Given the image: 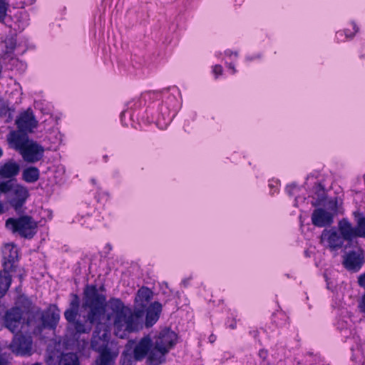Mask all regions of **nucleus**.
Here are the masks:
<instances>
[{"label":"nucleus","mask_w":365,"mask_h":365,"mask_svg":"<svg viewBox=\"0 0 365 365\" xmlns=\"http://www.w3.org/2000/svg\"><path fill=\"white\" fill-rule=\"evenodd\" d=\"M69 307L64 312V317L73 327V338L78 339L81 334H88L94 324H99L106 312V297L98 294L97 286L87 284L83 292L82 308L87 311L86 319H77L79 315L80 298L77 294H71Z\"/></svg>","instance_id":"obj_1"},{"label":"nucleus","mask_w":365,"mask_h":365,"mask_svg":"<svg viewBox=\"0 0 365 365\" xmlns=\"http://www.w3.org/2000/svg\"><path fill=\"white\" fill-rule=\"evenodd\" d=\"M8 141L28 163H37L43 157L44 148L37 142L29 140L26 135L11 131L8 136Z\"/></svg>","instance_id":"obj_2"},{"label":"nucleus","mask_w":365,"mask_h":365,"mask_svg":"<svg viewBox=\"0 0 365 365\" xmlns=\"http://www.w3.org/2000/svg\"><path fill=\"white\" fill-rule=\"evenodd\" d=\"M145 313L133 307V309H127L125 318L118 324H115V334L121 339L128 334L138 331L143 328V319Z\"/></svg>","instance_id":"obj_3"},{"label":"nucleus","mask_w":365,"mask_h":365,"mask_svg":"<svg viewBox=\"0 0 365 365\" xmlns=\"http://www.w3.org/2000/svg\"><path fill=\"white\" fill-rule=\"evenodd\" d=\"M6 227L22 237L32 239L37 232L38 224L31 216L26 215L7 219Z\"/></svg>","instance_id":"obj_4"},{"label":"nucleus","mask_w":365,"mask_h":365,"mask_svg":"<svg viewBox=\"0 0 365 365\" xmlns=\"http://www.w3.org/2000/svg\"><path fill=\"white\" fill-rule=\"evenodd\" d=\"M33 340L31 336L22 333H16L9 345V349L16 356H31L32 354Z\"/></svg>","instance_id":"obj_5"},{"label":"nucleus","mask_w":365,"mask_h":365,"mask_svg":"<svg viewBox=\"0 0 365 365\" xmlns=\"http://www.w3.org/2000/svg\"><path fill=\"white\" fill-rule=\"evenodd\" d=\"M110 338V331L107 327L100 323L98 324L93 332L91 340V349L96 352L109 349Z\"/></svg>","instance_id":"obj_6"},{"label":"nucleus","mask_w":365,"mask_h":365,"mask_svg":"<svg viewBox=\"0 0 365 365\" xmlns=\"http://www.w3.org/2000/svg\"><path fill=\"white\" fill-rule=\"evenodd\" d=\"M29 197L26 187L16 183L11 193L8 195V202L11 207L17 212L21 211Z\"/></svg>","instance_id":"obj_7"},{"label":"nucleus","mask_w":365,"mask_h":365,"mask_svg":"<svg viewBox=\"0 0 365 365\" xmlns=\"http://www.w3.org/2000/svg\"><path fill=\"white\" fill-rule=\"evenodd\" d=\"M2 267L4 271L16 272L17 262L19 261V253L16 246L13 243H8L2 249Z\"/></svg>","instance_id":"obj_8"},{"label":"nucleus","mask_w":365,"mask_h":365,"mask_svg":"<svg viewBox=\"0 0 365 365\" xmlns=\"http://www.w3.org/2000/svg\"><path fill=\"white\" fill-rule=\"evenodd\" d=\"M23 312L18 307H13L5 312L3 317L4 326L12 333L19 331Z\"/></svg>","instance_id":"obj_9"},{"label":"nucleus","mask_w":365,"mask_h":365,"mask_svg":"<svg viewBox=\"0 0 365 365\" xmlns=\"http://www.w3.org/2000/svg\"><path fill=\"white\" fill-rule=\"evenodd\" d=\"M364 256L362 250H351L344 256L342 264L344 267L351 272H357L362 267Z\"/></svg>","instance_id":"obj_10"},{"label":"nucleus","mask_w":365,"mask_h":365,"mask_svg":"<svg viewBox=\"0 0 365 365\" xmlns=\"http://www.w3.org/2000/svg\"><path fill=\"white\" fill-rule=\"evenodd\" d=\"M320 240L321 243L327 242V247L331 251H336L342 248L345 241L334 228L324 229L322 232Z\"/></svg>","instance_id":"obj_11"},{"label":"nucleus","mask_w":365,"mask_h":365,"mask_svg":"<svg viewBox=\"0 0 365 365\" xmlns=\"http://www.w3.org/2000/svg\"><path fill=\"white\" fill-rule=\"evenodd\" d=\"M311 220L312 225L315 227H329L334 222V214L324 208H316L312 213Z\"/></svg>","instance_id":"obj_12"},{"label":"nucleus","mask_w":365,"mask_h":365,"mask_svg":"<svg viewBox=\"0 0 365 365\" xmlns=\"http://www.w3.org/2000/svg\"><path fill=\"white\" fill-rule=\"evenodd\" d=\"M60 310L56 304H51L41 315L42 325L49 329H56L60 319Z\"/></svg>","instance_id":"obj_13"},{"label":"nucleus","mask_w":365,"mask_h":365,"mask_svg":"<svg viewBox=\"0 0 365 365\" xmlns=\"http://www.w3.org/2000/svg\"><path fill=\"white\" fill-rule=\"evenodd\" d=\"M153 297V292L150 288L145 286L141 287L135 294L133 307L145 313L146 307L151 304Z\"/></svg>","instance_id":"obj_14"},{"label":"nucleus","mask_w":365,"mask_h":365,"mask_svg":"<svg viewBox=\"0 0 365 365\" xmlns=\"http://www.w3.org/2000/svg\"><path fill=\"white\" fill-rule=\"evenodd\" d=\"M178 335L170 328H165L160 331L155 339L154 344L165 347L169 351L176 344Z\"/></svg>","instance_id":"obj_15"},{"label":"nucleus","mask_w":365,"mask_h":365,"mask_svg":"<svg viewBox=\"0 0 365 365\" xmlns=\"http://www.w3.org/2000/svg\"><path fill=\"white\" fill-rule=\"evenodd\" d=\"M163 307L159 302H154L150 304L148 307L145 310V316L143 319V324L146 328L153 327L159 319L162 312Z\"/></svg>","instance_id":"obj_16"},{"label":"nucleus","mask_w":365,"mask_h":365,"mask_svg":"<svg viewBox=\"0 0 365 365\" xmlns=\"http://www.w3.org/2000/svg\"><path fill=\"white\" fill-rule=\"evenodd\" d=\"M153 345V341L149 336L143 337L135 345L133 351V359L135 361H141L145 357H148Z\"/></svg>","instance_id":"obj_17"},{"label":"nucleus","mask_w":365,"mask_h":365,"mask_svg":"<svg viewBox=\"0 0 365 365\" xmlns=\"http://www.w3.org/2000/svg\"><path fill=\"white\" fill-rule=\"evenodd\" d=\"M16 124L19 131H31L33 128H36L37 121L36 120L32 112L24 111L16 120Z\"/></svg>","instance_id":"obj_18"},{"label":"nucleus","mask_w":365,"mask_h":365,"mask_svg":"<svg viewBox=\"0 0 365 365\" xmlns=\"http://www.w3.org/2000/svg\"><path fill=\"white\" fill-rule=\"evenodd\" d=\"M169 351L165 347H160L153 343L150 348L146 363L148 365H160L165 362V356Z\"/></svg>","instance_id":"obj_19"},{"label":"nucleus","mask_w":365,"mask_h":365,"mask_svg":"<svg viewBox=\"0 0 365 365\" xmlns=\"http://www.w3.org/2000/svg\"><path fill=\"white\" fill-rule=\"evenodd\" d=\"M20 165L14 160L0 163V177L3 179H11L19 175Z\"/></svg>","instance_id":"obj_20"},{"label":"nucleus","mask_w":365,"mask_h":365,"mask_svg":"<svg viewBox=\"0 0 365 365\" xmlns=\"http://www.w3.org/2000/svg\"><path fill=\"white\" fill-rule=\"evenodd\" d=\"M109 306L115 314L113 325L120 323L121 319L125 318L128 308L125 307L122 300L118 298H111L109 300Z\"/></svg>","instance_id":"obj_21"},{"label":"nucleus","mask_w":365,"mask_h":365,"mask_svg":"<svg viewBox=\"0 0 365 365\" xmlns=\"http://www.w3.org/2000/svg\"><path fill=\"white\" fill-rule=\"evenodd\" d=\"M99 356L96 359V365H114L118 353L110 349L99 351Z\"/></svg>","instance_id":"obj_22"},{"label":"nucleus","mask_w":365,"mask_h":365,"mask_svg":"<svg viewBox=\"0 0 365 365\" xmlns=\"http://www.w3.org/2000/svg\"><path fill=\"white\" fill-rule=\"evenodd\" d=\"M39 178L40 170L37 167L29 166L22 170L21 179L27 183H34Z\"/></svg>","instance_id":"obj_23"},{"label":"nucleus","mask_w":365,"mask_h":365,"mask_svg":"<svg viewBox=\"0 0 365 365\" xmlns=\"http://www.w3.org/2000/svg\"><path fill=\"white\" fill-rule=\"evenodd\" d=\"M11 272L7 270L4 271V269L0 270V299L5 296L11 286L12 281Z\"/></svg>","instance_id":"obj_24"},{"label":"nucleus","mask_w":365,"mask_h":365,"mask_svg":"<svg viewBox=\"0 0 365 365\" xmlns=\"http://www.w3.org/2000/svg\"><path fill=\"white\" fill-rule=\"evenodd\" d=\"M58 365H80L78 357L75 353L61 354Z\"/></svg>","instance_id":"obj_25"},{"label":"nucleus","mask_w":365,"mask_h":365,"mask_svg":"<svg viewBox=\"0 0 365 365\" xmlns=\"http://www.w3.org/2000/svg\"><path fill=\"white\" fill-rule=\"evenodd\" d=\"M4 43L6 50L3 57L5 58L6 56L7 58L10 57V56L14 53L16 46V38L14 36L6 37Z\"/></svg>","instance_id":"obj_26"},{"label":"nucleus","mask_w":365,"mask_h":365,"mask_svg":"<svg viewBox=\"0 0 365 365\" xmlns=\"http://www.w3.org/2000/svg\"><path fill=\"white\" fill-rule=\"evenodd\" d=\"M15 185L16 184L14 183L11 179L0 182V194L9 195Z\"/></svg>","instance_id":"obj_27"},{"label":"nucleus","mask_w":365,"mask_h":365,"mask_svg":"<svg viewBox=\"0 0 365 365\" xmlns=\"http://www.w3.org/2000/svg\"><path fill=\"white\" fill-rule=\"evenodd\" d=\"M9 8V0H0V22L4 23Z\"/></svg>","instance_id":"obj_28"},{"label":"nucleus","mask_w":365,"mask_h":365,"mask_svg":"<svg viewBox=\"0 0 365 365\" xmlns=\"http://www.w3.org/2000/svg\"><path fill=\"white\" fill-rule=\"evenodd\" d=\"M314 193L317 196L318 201H322L325 199V190L324 186L320 182H316L313 187Z\"/></svg>","instance_id":"obj_29"},{"label":"nucleus","mask_w":365,"mask_h":365,"mask_svg":"<svg viewBox=\"0 0 365 365\" xmlns=\"http://www.w3.org/2000/svg\"><path fill=\"white\" fill-rule=\"evenodd\" d=\"M133 355L128 353V351H124L121 356L122 365H132Z\"/></svg>","instance_id":"obj_30"},{"label":"nucleus","mask_w":365,"mask_h":365,"mask_svg":"<svg viewBox=\"0 0 365 365\" xmlns=\"http://www.w3.org/2000/svg\"><path fill=\"white\" fill-rule=\"evenodd\" d=\"M328 212L334 214V216L338 212V200L336 198L331 199L328 201Z\"/></svg>","instance_id":"obj_31"},{"label":"nucleus","mask_w":365,"mask_h":365,"mask_svg":"<svg viewBox=\"0 0 365 365\" xmlns=\"http://www.w3.org/2000/svg\"><path fill=\"white\" fill-rule=\"evenodd\" d=\"M351 26L354 30V32H352V33L350 32L349 30L347 29H344V34L346 38H353L355 34L359 31V28L354 22H352L351 24Z\"/></svg>","instance_id":"obj_32"},{"label":"nucleus","mask_w":365,"mask_h":365,"mask_svg":"<svg viewBox=\"0 0 365 365\" xmlns=\"http://www.w3.org/2000/svg\"><path fill=\"white\" fill-rule=\"evenodd\" d=\"M358 308L359 312L365 316V292L362 294L359 301Z\"/></svg>","instance_id":"obj_33"},{"label":"nucleus","mask_w":365,"mask_h":365,"mask_svg":"<svg viewBox=\"0 0 365 365\" xmlns=\"http://www.w3.org/2000/svg\"><path fill=\"white\" fill-rule=\"evenodd\" d=\"M357 282L360 287L365 289V272L358 277Z\"/></svg>","instance_id":"obj_34"},{"label":"nucleus","mask_w":365,"mask_h":365,"mask_svg":"<svg viewBox=\"0 0 365 365\" xmlns=\"http://www.w3.org/2000/svg\"><path fill=\"white\" fill-rule=\"evenodd\" d=\"M222 67L220 65H215L213 68V72L216 76L221 75L222 73Z\"/></svg>","instance_id":"obj_35"},{"label":"nucleus","mask_w":365,"mask_h":365,"mask_svg":"<svg viewBox=\"0 0 365 365\" xmlns=\"http://www.w3.org/2000/svg\"><path fill=\"white\" fill-rule=\"evenodd\" d=\"M258 355L262 360L264 361L267 359L268 354L266 350L260 349L259 351Z\"/></svg>","instance_id":"obj_36"},{"label":"nucleus","mask_w":365,"mask_h":365,"mask_svg":"<svg viewBox=\"0 0 365 365\" xmlns=\"http://www.w3.org/2000/svg\"><path fill=\"white\" fill-rule=\"evenodd\" d=\"M228 327L230 328L231 329H236L237 327V322H236V320L235 319H232L231 320V322L230 324H228Z\"/></svg>","instance_id":"obj_37"},{"label":"nucleus","mask_w":365,"mask_h":365,"mask_svg":"<svg viewBox=\"0 0 365 365\" xmlns=\"http://www.w3.org/2000/svg\"><path fill=\"white\" fill-rule=\"evenodd\" d=\"M14 111V109H11L10 108H8L6 112L5 113V115H7L8 118L11 119L12 118V113Z\"/></svg>","instance_id":"obj_38"},{"label":"nucleus","mask_w":365,"mask_h":365,"mask_svg":"<svg viewBox=\"0 0 365 365\" xmlns=\"http://www.w3.org/2000/svg\"><path fill=\"white\" fill-rule=\"evenodd\" d=\"M0 365H8L7 361L1 356H0Z\"/></svg>","instance_id":"obj_39"},{"label":"nucleus","mask_w":365,"mask_h":365,"mask_svg":"<svg viewBox=\"0 0 365 365\" xmlns=\"http://www.w3.org/2000/svg\"><path fill=\"white\" fill-rule=\"evenodd\" d=\"M225 54L227 55V56H231L232 54H233V52L230 51V50H227L225 51ZM234 54L237 56V52H235Z\"/></svg>","instance_id":"obj_40"},{"label":"nucleus","mask_w":365,"mask_h":365,"mask_svg":"<svg viewBox=\"0 0 365 365\" xmlns=\"http://www.w3.org/2000/svg\"><path fill=\"white\" fill-rule=\"evenodd\" d=\"M229 68L232 70V73H235L236 72V69L235 66L232 63L229 64Z\"/></svg>","instance_id":"obj_41"},{"label":"nucleus","mask_w":365,"mask_h":365,"mask_svg":"<svg viewBox=\"0 0 365 365\" xmlns=\"http://www.w3.org/2000/svg\"><path fill=\"white\" fill-rule=\"evenodd\" d=\"M209 340L211 343H213L215 340V336H214L213 334H211L209 337Z\"/></svg>","instance_id":"obj_42"},{"label":"nucleus","mask_w":365,"mask_h":365,"mask_svg":"<svg viewBox=\"0 0 365 365\" xmlns=\"http://www.w3.org/2000/svg\"><path fill=\"white\" fill-rule=\"evenodd\" d=\"M97 289H98V293H99V291H101V292H104V291H106V288H105L104 285H101V286L99 287V289H98V288H97Z\"/></svg>","instance_id":"obj_43"},{"label":"nucleus","mask_w":365,"mask_h":365,"mask_svg":"<svg viewBox=\"0 0 365 365\" xmlns=\"http://www.w3.org/2000/svg\"><path fill=\"white\" fill-rule=\"evenodd\" d=\"M4 212V205L2 202H0V214H2Z\"/></svg>","instance_id":"obj_44"},{"label":"nucleus","mask_w":365,"mask_h":365,"mask_svg":"<svg viewBox=\"0 0 365 365\" xmlns=\"http://www.w3.org/2000/svg\"><path fill=\"white\" fill-rule=\"evenodd\" d=\"M182 283L184 284V285L186 287L187 286L188 283H189V279H185L182 281Z\"/></svg>","instance_id":"obj_45"},{"label":"nucleus","mask_w":365,"mask_h":365,"mask_svg":"<svg viewBox=\"0 0 365 365\" xmlns=\"http://www.w3.org/2000/svg\"><path fill=\"white\" fill-rule=\"evenodd\" d=\"M3 155V150L2 149L0 148V158Z\"/></svg>","instance_id":"obj_46"}]
</instances>
